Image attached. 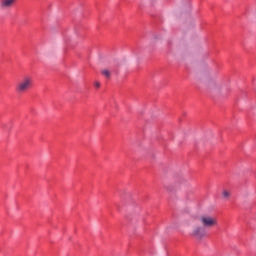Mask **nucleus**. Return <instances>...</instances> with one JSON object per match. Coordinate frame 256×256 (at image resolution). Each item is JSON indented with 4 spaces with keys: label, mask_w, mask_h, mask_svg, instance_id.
I'll use <instances>...</instances> for the list:
<instances>
[{
    "label": "nucleus",
    "mask_w": 256,
    "mask_h": 256,
    "mask_svg": "<svg viewBox=\"0 0 256 256\" xmlns=\"http://www.w3.org/2000/svg\"><path fill=\"white\" fill-rule=\"evenodd\" d=\"M33 85V78L31 76H25L16 85L17 93H27Z\"/></svg>",
    "instance_id": "1"
},
{
    "label": "nucleus",
    "mask_w": 256,
    "mask_h": 256,
    "mask_svg": "<svg viewBox=\"0 0 256 256\" xmlns=\"http://www.w3.org/2000/svg\"><path fill=\"white\" fill-rule=\"evenodd\" d=\"M199 221L201 225L207 229H211V227H217L218 225L217 217L207 214L200 216Z\"/></svg>",
    "instance_id": "2"
},
{
    "label": "nucleus",
    "mask_w": 256,
    "mask_h": 256,
    "mask_svg": "<svg viewBox=\"0 0 256 256\" xmlns=\"http://www.w3.org/2000/svg\"><path fill=\"white\" fill-rule=\"evenodd\" d=\"M190 235L197 239V241H203L207 237V230L204 226L196 225L192 228Z\"/></svg>",
    "instance_id": "3"
},
{
    "label": "nucleus",
    "mask_w": 256,
    "mask_h": 256,
    "mask_svg": "<svg viewBox=\"0 0 256 256\" xmlns=\"http://www.w3.org/2000/svg\"><path fill=\"white\" fill-rule=\"evenodd\" d=\"M17 0H1L0 1V9L3 11H7V9H11L15 6Z\"/></svg>",
    "instance_id": "4"
},
{
    "label": "nucleus",
    "mask_w": 256,
    "mask_h": 256,
    "mask_svg": "<svg viewBox=\"0 0 256 256\" xmlns=\"http://www.w3.org/2000/svg\"><path fill=\"white\" fill-rule=\"evenodd\" d=\"M101 74L106 77V79H111V71L108 69H102Z\"/></svg>",
    "instance_id": "5"
},
{
    "label": "nucleus",
    "mask_w": 256,
    "mask_h": 256,
    "mask_svg": "<svg viewBox=\"0 0 256 256\" xmlns=\"http://www.w3.org/2000/svg\"><path fill=\"white\" fill-rule=\"evenodd\" d=\"M222 197H223V199H229V197H231V192H229L227 190H223Z\"/></svg>",
    "instance_id": "6"
},
{
    "label": "nucleus",
    "mask_w": 256,
    "mask_h": 256,
    "mask_svg": "<svg viewBox=\"0 0 256 256\" xmlns=\"http://www.w3.org/2000/svg\"><path fill=\"white\" fill-rule=\"evenodd\" d=\"M94 87H96V89H99V87H101V83L99 81H95Z\"/></svg>",
    "instance_id": "7"
}]
</instances>
